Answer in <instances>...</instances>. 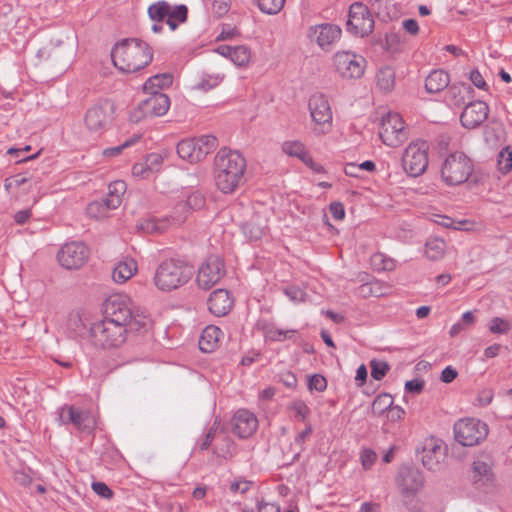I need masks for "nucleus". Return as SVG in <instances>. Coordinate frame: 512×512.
<instances>
[{
    "mask_svg": "<svg viewBox=\"0 0 512 512\" xmlns=\"http://www.w3.org/2000/svg\"><path fill=\"white\" fill-rule=\"evenodd\" d=\"M111 58L118 70L134 73L145 68L152 61L153 52L146 42L137 38H128L114 46Z\"/></svg>",
    "mask_w": 512,
    "mask_h": 512,
    "instance_id": "2",
    "label": "nucleus"
},
{
    "mask_svg": "<svg viewBox=\"0 0 512 512\" xmlns=\"http://www.w3.org/2000/svg\"><path fill=\"white\" fill-rule=\"evenodd\" d=\"M149 325V319L142 313L131 311V317L127 321V325H125L126 332H140L141 330H146Z\"/></svg>",
    "mask_w": 512,
    "mask_h": 512,
    "instance_id": "39",
    "label": "nucleus"
},
{
    "mask_svg": "<svg viewBox=\"0 0 512 512\" xmlns=\"http://www.w3.org/2000/svg\"><path fill=\"white\" fill-rule=\"evenodd\" d=\"M372 262L378 269L390 271L394 268V261L389 258H385L383 254H375L372 257Z\"/></svg>",
    "mask_w": 512,
    "mask_h": 512,
    "instance_id": "52",
    "label": "nucleus"
},
{
    "mask_svg": "<svg viewBox=\"0 0 512 512\" xmlns=\"http://www.w3.org/2000/svg\"><path fill=\"white\" fill-rule=\"evenodd\" d=\"M229 3L230 0H214L212 4L214 13L217 14L219 17L226 14L230 7Z\"/></svg>",
    "mask_w": 512,
    "mask_h": 512,
    "instance_id": "63",
    "label": "nucleus"
},
{
    "mask_svg": "<svg viewBox=\"0 0 512 512\" xmlns=\"http://www.w3.org/2000/svg\"><path fill=\"white\" fill-rule=\"evenodd\" d=\"M326 387H327V381L322 375L314 374L309 378L308 388L310 390H316V391L322 392L326 389Z\"/></svg>",
    "mask_w": 512,
    "mask_h": 512,
    "instance_id": "53",
    "label": "nucleus"
},
{
    "mask_svg": "<svg viewBox=\"0 0 512 512\" xmlns=\"http://www.w3.org/2000/svg\"><path fill=\"white\" fill-rule=\"evenodd\" d=\"M258 512H280V506L276 503L272 502H265V501H259L258 505Z\"/></svg>",
    "mask_w": 512,
    "mask_h": 512,
    "instance_id": "64",
    "label": "nucleus"
},
{
    "mask_svg": "<svg viewBox=\"0 0 512 512\" xmlns=\"http://www.w3.org/2000/svg\"><path fill=\"white\" fill-rule=\"evenodd\" d=\"M137 270L136 262L128 259L119 262L113 269L112 278L117 283H124L130 279Z\"/></svg>",
    "mask_w": 512,
    "mask_h": 512,
    "instance_id": "34",
    "label": "nucleus"
},
{
    "mask_svg": "<svg viewBox=\"0 0 512 512\" xmlns=\"http://www.w3.org/2000/svg\"><path fill=\"white\" fill-rule=\"evenodd\" d=\"M438 220H436V223L445 227V228H453L455 230H468L469 228L467 225L469 222L467 220H460L455 221L452 218L444 215L437 216Z\"/></svg>",
    "mask_w": 512,
    "mask_h": 512,
    "instance_id": "44",
    "label": "nucleus"
},
{
    "mask_svg": "<svg viewBox=\"0 0 512 512\" xmlns=\"http://www.w3.org/2000/svg\"><path fill=\"white\" fill-rule=\"evenodd\" d=\"M150 96L141 101L138 107L130 114V120L139 123L148 117H161L170 108V98L164 93H149Z\"/></svg>",
    "mask_w": 512,
    "mask_h": 512,
    "instance_id": "11",
    "label": "nucleus"
},
{
    "mask_svg": "<svg viewBox=\"0 0 512 512\" xmlns=\"http://www.w3.org/2000/svg\"><path fill=\"white\" fill-rule=\"evenodd\" d=\"M170 4L166 1H158L148 7L149 18L154 22H163L169 15Z\"/></svg>",
    "mask_w": 512,
    "mask_h": 512,
    "instance_id": "37",
    "label": "nucleus"
},
{
    "mask_svg": "<svg viewBox=\"0 0 512 512\" xmlns=\"http://www.w3.org/2000/svg\"><path fill=\"white\" fill-rule=\"evenodd\" d=\"M489 106L481 100H476L468 103L461 115V125L466 129H475L481 126L488 118Z\"/></svg>",
    "mask_w": 512,
    "mask_h": 512,
    "instance_id": "22",
    "label": "nucleus"
},
{
    "mask_svg": "<svg viewBox=\"0 0 512 512\" xmlns=\"http://www.w3.org/2000/svg\"><path fill=\"white\" fill-rule=\"evenodd\" d=\"M474 169L473 162L462 152L449 154L441 165V178L448 186L465 183Z\"/></svg>",
    "mask_w": 512,
    "mask_h": 512,
    "instance_id": "5",
    "label": "nucleus"
},
{
    "mask_svg": "<svg viewBox=\"0 0 512 512\" xmlns=\"http://www.w3.org/2000/svg\"><path fill=\"white\" fill-rule=\"evenodd\" d=\"M379 136L382 142L390 147H397L406 141L408 132L402 117L398 113H388L381 120Z\"/></svg>",
    "mask_w": 512,
    "mask_h": 512,
    "instance_id": "12",
    "label": "nucleus"
},
{
    "mask_svg": "<svg viewBox=\"0 0 512 512\" xmlns=\"http://www.w3.org/2000/svg\"><path fill=\"white\" fill-rule=\"evenodd\" d=\"M136 141V139H130V140H126L124 143L118 145V146H115V147H110V148H107L105 150H103V156L105 157H114V156H117L119 155L125 148L131 146L132 144H134Z\"/></svg>",
    "mask_w": 512,
    "mask_h": 512,
    "instance_id": "55",
    "label": "nucleus"
},
{
    "mask_svg": "<svg viewBox=\"0 0 512 512\" xmlns=\"http://www.w3.org/2000/svg\"><path fill=\"white\" fill-rule=\"evenodd\" d=\"M377 87L384 91L390 92L395 86V71L390 66L382 67L376 74Z\"/></svg>",
    "mask_w": 512,
    "mask_h": 512,
    "instance_id": "35",
    "label": "nucleus"
},
{
    "mask_svg": "<svg viewBox=\"0 0 512 512\" xmlns=\"http://www.w3.org/2000/svg\"><path fill=\"white\" fill-rule=\"evenodd\" d=\"M346 27L347 31L359 37L372 33L374 19L368 7L360 2L353 3L349 9Z\"/></svg>",
    "mask_w": 512,
    "mask_h": 512,
    "instance_id": "13",
    "label": "nucleus"
},
{
    "mask_svg": "<svg viewBox=\"0 0 512 512\" xmlns=\"http://www.w3.org/2000/svg\"><path fill=\"white\" fill-rule=\"evenodd\" d=\"M498 168L502 173H508L512 169V147H504L498 154Z\"/></svg>",
    "mask_w": 512,
    "mask_h": 512,
    "instance_id": "42",
    "label": "nucleus"
},
{
    "mask_svg": "<svg viewBox=\"0 0 512 512\" xmlns=\"http://www.w3.org/2000/svg\"><path fill=\"white\" fill-rule=\"evenodd\" d=\"M91 487L102 498L111 499L113 497V491L104 482H93Z\"/></svg>",
    "mask_w": 512,
    "mask_h": 512,
    "instance_id": "54",
    "label": "nucleus"
},
{
    "mask_svg": "<svg viewBox=\"0 0 512 512\" xmlns=\"http://www.w3.org/2000/svg\"><path fill=\"white\" fill-rule=\"evenodd\" d=\"M455 440L462 446H474L483 441L488 435L486 423L475 418L458 420L453 427Z\"/></svg>",
    "mask_w": 512,
    "mask_h": 512,
    "instance_id": "8",
    "label": "nucleus"
},
{
    "mask_svg": "<svg viewBox=\"0 0 512 512\" xmlns=\"http://www.w3.org/2000/svg\"><path fill=\"white\" fill-rule=\"evenodd\" d=\"M469 79L474 84V86H476L477 88L483 89V90L487 89V84H486L483 76L477 69H474L470 72Z\"/></svg>",
    "mask_w": 512,
    "mask_h": 512,
    "instance_id": "61",
    "label": "nucleus"
},
{
    "mask_svg": "<svg viewBox=\"0 0 512 512\" xmlns=\"http://www.w3.org/2000/svg\"><path fill=\"white\" fill-rule=\"evenodd\" d=\"M225 265L218 255H210L198 268L196 283L199 288L209 290L225 275Z\"/></svg>",
    "mask_w": 512,
    "mask_h": 512,
    "instance_id": "14",
    "label": "nucleus"
},
{
    "mask_svg": "<svg viewBox=\"0 0 512 512\" xmlns=\"http://www.w3.org/2000/svg\"><path fill=\"white\" fill-rule=\"evenodd\" d=\"M193 275V266L188 262L170 258L157 266L153 282L160 291L171 292L186 285Z\"/></svg>",
    "mask_w": 512,
    "mask_h": 512,
    "instance_id": "3",
    "label": "nucleus"
},
{
    "mask_svg": "<svg viewBox=\"0 0 512 512\" xmlns=\"http://www.w3.org/2000/svg\"><path fill=\"white\" fill-rule=\"evenodd\" d=\"M449 83V74L442 69H435L426 77L425 89L428 93H439L447 88Z\"/></svg>",
    "mask_w": 512,
    "mask_h": 512,
    "instance_id": "29",
    "label": "nucleus"
},
{
    "mask_svg": "<svg viewBox=\"0 0 512 512\" xmlns=\"http://www.w3.org/2000/svg\"><path fill=\"white\" fill-rule=\"evenodd\" d=\"M402 167L412 177L422 175L428 167V145L426 142L409 144L402 155Z\"/></svg>",
    "mask_w": 512,
    "mask_h": 512,
    "instance_id": "10",
    "label": "nucleus"
},
{
    "mask_svg": "<svg viewBox=\"0 0 512 512\" xmlns=\"http://www.w3.org/2000/svg\"><path fill=\"white\" fill-rule=\"evenodd\" d=\"M376 458L377 455L372 449L366 448L361 451L360 459L365 469H369L374 464Z\"/></svg>",
    "mask_w": 512,
    "mask_h": 512,
    "instance_id": "56",
    "label": "nucleus"
},
{
    "mask_svg": "<svg viewBox=\"0 0 512 512\" xmlns=\"http://www.w3.org/2000/svg\"><path fill=\"white\" fill-rule=\"evenodd\" d=\"M243 233L250 239V240H258L262 236V229L259 227H255L250 223H246L242 226Z\"/></svg>",
    "mask_w": 512,
    "mask_h": 512,
    "instance_id": "58",
    "label": "nucleus"
},
{
    "mask_svg": "<svg viewBox=\"0 0 512 512\" xmlns=\"http://www.w3.org/2000/svg\"><path fill=\"white\" fill-rule=\"evenodd\" d=\"M131 311V305L125 298L119 295L112 296L105 302L104 318L125 328L129 317H131Z\"/></svg>",
    "mask_w": 512,
    "mask_h": 512,
    "instance_id": "24",
    "label": "nucleus"
},
{
    "mask_svg": "<svg viewBox=\"0 0 512 512\" xmlns=\"http://www.w3.org/2000/svg\"><path fill=\"white\" fill-rule=\"evenodd\" d=\"M222 335H223V332L217 326H214V325L207 326L203 330V332L200 336V339H199L200 350L205 353L212 352L216 348L217 343L220 339V336H222Z\"/></svg>",
    "mask_w": 512,
    "mask_h": 512,
    "instance_id": "31",
    "label": "nucleus"
},
{
    "mask_svg": "<svg viewBox=\"0 0 512 512\" xmlns=\"http://www.w3.org/2000/svg\"><path fill=\"white\" fill-rule=\"evenodd\" d=\"M197 142L198 150H201L203 152V159L211 153L218 144L217 138L212 135H204L197 139H195Z\"/></svg>",
    "mask_w": 512,
    "mask_h": 512,
    "instance_id": "43",
    "label": "nucleus"
},
{
    "mask_svg": "<svg viewBox=\"0 0 512 512\" xmlns=\"http://www.w3.org/2000/svg\"><path fill=\"white\" fill-rule=\"evenodd\" d=\"M217 431L216 422L212 427L209 428L207 433L197 442V447L200 451L207 450L213 442Z\"/></svg>",
    "mask_w": 512,
    "mask_h": 512,
    "instance_id": "50",
    "label": "nucleus"
},
{
    "mask_svg": "<svg viewBox=\"0 0 512 512\" xmlns=\"http://www.w3.org/2000/svg\"><path fill=\"white\" fill-rule=\"evenodd\" d=\"M114 105L109 100H99L85 114V125L90 132L102 133L112 121Z\"/></svg>",
    "mask_w": 512,
    "mask_h": 512,
    "instance_id": "15",
    "label": "nucleus"
},
{
    "mask_svg": "<svg viewBox=\"0 0 512 512\" xmlns=\"http://www.w3.org/2000/svg\"><path fill=\"white\" fill-rule=\"evenodd\" d=\"M222 80V77L219 75H204L202 79L193 86V89L209 91L210 89L216 87Z\"/></svg>",
    "mask_w": 512,
    "mask_h": 512,
    "instance_id": "46",
    "label": "nucleus"
},
{
    "mask_svg": "<svg viewBox=\"0 0 512 512\" xmlns=\"http://www.w3.org/2000/svg\"><path fill=\"white\" fill-rule=\"evenodd\" d=\"M495 461L491 454L486 452L478 453L468 471V481L477 490L486 491L494 486Z\"/></svg>",
    "mask_w": 512,
    "mask_h": 512,
    "instance_id": "7",
    "label": "nucleus"
},
{
    "mask_svg": "<svg viewBox=\"0 0 512 512\" xmlns=\"http://www.w3.org/2000/svg\"><path fill=\"white\" fill-rule=\"evenodd\" d=\"M220 55L229 58L235 65L246 66L251 59V51L245 45L229 46L221 45L216 50Z\"/></svg>",
    "mask_w": 512,
    "mask_h": 512,
    "instance_id": "27",
    "label": "nucleus"
},
{
    "mask_svg": "<svg viewBox=\"0 0 512 512\" xmlns=\"http://www.w3.org/2000/svg\"><path fill=\"white\" fill-rule=\"evenodd\" d=\"M233 432L240 438L245 439L252 436L258 427L256 416L246 410H238L232 418Z\"/></svg>",
    "mask_w": 512,
    "mask_h": 512,
    "instance_id": "25",
    "label": "nucleus"
},
{
    "mask_svg": "<svg viewBox=\"0 0 512 512\" xmlns=\"http://www.w3.org/2000/svg\"><path fill=\"white\" fill-rule=\"evenodd\" d=\"M473 89L465 83L452 84L445 93V102L450 107H460L471 97Z\"/></svg>",
    "mask_w": 512,
    "mask_h": 512,
    "instance_id": "28",
    "label": "nucleus"
},
{
    "mask_svg": "<svg viewBox=\"0 0 512 512\" xmlns=\"http://www.w3.org/2000/svg\"><path fill=\"white\" fill-rule=\"evenodd\" d=\"M511 329V324L500 317H494L489 324V331L494 334H505Z\"/></svg>",
    "mask_w": 512,
    "mask_h": 512,
    "instance_id": "48",
    "label": "nucleus"
},
{
    "mask_svg": "<svg viewBox=\"0 0 512 512\" xmlns=\"http://www.w3.org/2000/svg\"><path fill=\"white\" fill-rule=\"evenodd\" d=\"M205 202L204 195L200 191H194L186 197L185 201L180 202L183 213L162 218H147L139 222L138 228L149 234L163 233L169 226L182 224L187 219L189 211L203 208Z\"/></svg>",
    "mask_w": 512,
    "mask_h": 512,
    "instance_id": "4",
    "label": "nucleus"
},
{
    "mask_svg": "<svg viewBox=\"0 0 512 512\" xmlns=\"http://www.w3.org/2000/svg\"><path fill=\"white\" fill-rule=\"evenodd\" d=\"M255 2L260 11L268 15L279 13L285 4V0H255Z\"/></svg>",
    "mask_w": 512,
    "mask_h": 512,
    "instance_id": "41",
    "label": "nucleus"
},
{
    "mask_svg": "<svg viewBox=\"0 0 512 512\" xmlns=\"http://www.w3.org/2000/svg\"><path fill=\"white\" fill-rule=\"evenodd\" d=\"M126 328L104 318L95 322L89 329V338L95 347L108 349L117 347L125 341Z\"/></svg>",
    "mask_w": 512,
    "mask_h": 512,
    "instance_id": "6",
    "label": "nucleus"
},
{
    "mask_svg": "<svg viewBox=\"0 0 512 512\" xmlns=\"http://www.w3.org/2000/svg\"><path fill=\"white\" fill-rule=\"evenodd\" d=\"M173 83V75L171 73H161L151 76L143 85L145 93H161L160 90L168 88Z\"/></svg>",
    "mask_w": 512,
    "mask_h": 512,
    "instance_id": "32",
    "label": "nucleus"
},
{
    "mask_svg": "<svg viewBox=\"0 0 512 512\" xmlns=\"http://www.w3.org/2000/svg\"><path fill=\"white\" fill-rule=\"evenodd\" d=\"M396 484L405 496L415 495L424 485V477L418 469L403 466L396 476Z\"/></svg>",
    "mask_w": 512,
    "mask_h": 512,
    "instance_id": "23",
    "label": "nucleus"
},
{
    "mask_svg": "<svg viewBox=\"0 0 512 512\" xmlns=\"http://www.w3.org/2000/svg\"><path fill=\"white\" fill-rule=\"evenodd\" d=\"M308 107L312 120L321 126V132H327L332 124V111L326 96L320 93L313 94L309 99Z\"/></svg>",
    "mask_w": 512,
    "mask_h": 512,
    "instance_id": "20",
    "label": "nucleus"
},
{
    "mask_svg": "<svg viewBox=\"0 0 512 512\" xmlns=\"http://www.w3.org/2000/svg\"><path fill=\"white\" fill-rule=\"evenodd\" d=\"M289 408L294 411L296 417L300 418L302 421H304L310 413L309 407L302 400L293 401Z\"/></svg>",
    "mask_w": 512,
    "mask_h": 512,
    "instance_id": "51",
    "label": "nucleus"
},
{
    "mask_svg": "<svg viewBox=\"0 0 512 512\" xmlns=\"http://www.w3.org/2000/svg\"><path fill=\"white\" fill-rule=\"evenodd\" d=\"M296 333V330H283V329H270L267 331V337L271 341H284L285 339H290L294 334Z\"/></svg>",
    "mask_w": 512,
    "mask_h": 512,
    "instance_id": "49",
    "label": "nucleus"
},
{
    "mask_svg": "<svg viewBox=\"0 0 512 512\" xmlns=\"http://www.w3.org/2000/svg\"><path fill=\"white\" fill-rule=\"evenodd\" d=\"M188 8L186 5H177L169 8V15H167L166 23L171 29L175 31L180 23H184L187 20Z\"/></svg>",
    "mask_w": 512,
    "mask_h": 512,
    "instance_id": "36",
    "label": "nucleus"
},
{
    "mask_svg": "<svg viewBox=\"0 0 512 512\" xmlns=\"http://www.w3.org/2000/svg\"><path fill=\"white\" fill-rule=\"evenodd\" d=\"M445 242L441 239H431L426 242L425 255L432 261L439 260L445 252Z\"/></svg>",
    "mask_w": 512,
    "mask_h": 512,
    "instance_id": "38",
    "label": "nucleus"
},
{
    "mask_svg": "<svg viewBox=\"0 0 512 512\" xmlns=\"http://www.w3.org/2000/svg\"><path fill=\"white\" fill-rule=\"evenodd\" d=\"M393 405V398L388 393L378 395L372 403V413L375 416L382 415L385 411H389Z\"/></svg>",
    "mask_w": 512,
    "mask_h": 512,
    "instance_id": "40",
    "label": "nucleus"
},
{
    "mask_svg": "<svg viewBox=\"0 0 512 512\" xmlns=\"http://www.w3.org/2000/svg\"><path fill=\"white\" fill-rule=\"evenodd\" d=\"M90 256L89 248L83 242L64 244L57 253L59 264L67 270H77L85 265Z\"/></svg>",
    "mask_w": 512,
    "mask_h": 512,
    "instance_id": "16",
    "label": "nucleus"
},
{
    "mask_svg": "<svg viewBox=\"0 0 512 512\" xmlns=\"http://www.w3.org/2000/svg\"><path fill=\"white\" fill-rule=\"evenodd\" d=\"M58 421L60 424H72L79 431L90 432L94 429L96 422L89 411L64 405L59 408Z\"/></svg>",
    "mask_w": 512,
    "mask_h": 512,
    "instance_id": "19",
    "label": "nucleus"
},
{
    "mask_svg": "<svg viewBox=\"0 0 512 512\" xmlns=\"http://www.w3.org/2000/svg\"><path fill=\"white\" fill-rule=\"evenodd\" d=\"M252 482L244 479H239L231 483L230 490L233 493H246L251 486Z\"/></svg>",
    "mask_w": 512,
    "mask_h": 512,
    "instance_id": "57",
    "label": "nucleus"
},
{
    "mask_svg": "<svg viewBox=\"0 0 512 512\" xmlns=\"http://www.w3.org/2000/svg\"><path fill=\"white\" fill-rule=\"evenodd\" d=\"M149 161L151 163H154V162L158 163V161H159L158 155H150L147 158L146 162H149ZM150 172H151V168L149 167L148 163H136L132 167V173L134 176L145 178V177H148Z\"/></svg>",
    "mask_w": 512,
    "mask_h": 512,
    "instance_id": "45",
    "label": "nucleus"
},
{
    "mask_svg": "<svg viewBox=\"0 0 512 512\" xmlns=\"http://www.w3.org/2000/svg\"><path fill=\"white\" fill-rule=\"evenodd\" d=\"M207 303L209 311L217 317L225 316L233 307V299L226 289H217L213 291L210 294Z\"/></svg>",
    "mask_w": 512,
    "mask_h": 512,
    "instance_id": "26",
    "label": "nucleus"
},
{
    "mask_svg": "<svg viewBox=\"0 0 512 512\" xmlns=\"http://www.w3.org/2000/svg\"><path fill=\"white\" fill-rule=\"evenodd\" d=\"M419 458L424 467L431 471H439L446 459V447L440 439L431 437L423 443Z\"/></svg>",
    "mask_w": 512,
    "mask_h": 512,
    "instance_id": "17",
    "label": "nucleus"
},
{
    "mask_svg": "<svg viewBox=\"0 0 512 512\" xmlns=\"http://www.w3.org/2000/svg\"><path fill=\"white\" fill-rule=\"evenodd\" d=\"M177 153L180 158L190 163H197L203 160V152L198 150L195 139L181 140L177 145Z\"/></svg>",
    "mask_w": 512,
    "mask_h": 512,
    "instance_id": "30",
    "label": "nucleus"
},
{
    "mask_svg": "<svg viewBox=\"0 0 512 512\" xmlns=\"http://www.w3.org/2000/svg\"><path fill=\"white\" fill-rule=\"evenodd\" d=\"M366 60L348 51L337 52L334 56V66L337 72L345 78L357 79L364 73Z\"/></svg>",
    "mask_w": 512,
    "mask_h": 512,
    "instance_id": "18",
    "label": "nucleus"
},
{
    "mask_svg": "<svg viewBox=\"0 0 512 512\" xmlns=\"http://www.w3.org/2000/svg\"><path fill=\"white\" fill-rule=\"evenodd\" d=\"M126 191V183L117 180L109 184L107 196L100 201H93L87 206V213L93 218H106L110 210L118 208Z\"/></svg>",
    "mask_w": 512,
    "mask_h": 512,
    "instance_id": "9",
    "label": "nucleus"
},
{
    "mask_svg": "<svg viewBox=\"0 0 512 512\" xmlns=\"http://www.w3.org/2000/svg\"><path fill=\"white\" fill-rule=\"evenodd\" d=\"M370 367H371V376L375 380H381L382 378H384L390 369V366L386 361H379L376 359H373L370 362Z\"/></svg>",
    "mask_w": 512,
    "mask_h": 512,
    "instance_id": "47",
    "label": "nucleus"
},
{
    "mask_svg": "<svg viewBox=\"0 0 512 512\" xmlns=\"http://www.w3.org/2000/svg\"><path fill=\"white\" fill-rule=\"evenodd\" d=\"M285 154L299 158L306 165H313L314 161L306 147L300 141H285L282 145Z\"/></svg>",
    "mask_w": 512,
    "mask_h": 512,
    "instance_id": "33",
    "label": "nucleus"
},
{
    "mask_svg": "<svg viewBox=\"0 0 512 512\" xmlns=\"http://www.w3.org/2000/svg\"><path fill=\"white\" fill-rule=\"evenodd\" d=\"M424 388V381L419 379H413L407 381L405 384V390L413 394H419Z\"/></svg>",
    "mask_w": 512,
    "mask_h": 512,
    "instance_id": "62",
    "label": "nucleus"
},
{
    "mask_svg": "<svg viewBox=\"0 0 512 512\" xmlns=\"http://www.w3.org/2000/svg\"><path fill=\"white\" fill-rule=\"evenodd\" d=\"M247 168L244 156L227 147L221 148L214 158L216 187L224 194H231L245 183Z\"/></svg>",
    "mask_w": 512,
    "mask_h": 512,
    "instance_id": "1",
    "label": "nucleus"
},
{
    "mask_svg": "<svg viewBox=\"0 0 512 512\" xmlns=\"http://www.w3.org/2000/svg\"><path fill=\"white\" fill-rule=\"evenodd\" d=\"M285 294L295 303L303 302L305 300V292L298 287H290L285 289Z\"/></svg>",
    "mask_w": 512,
    "mask_h": 512,
    "instance_id": "59",
    "label": "nucleus"
},
{
    "mask_svg": "<svg viewBox=\"0 0 512 512\" xmlns=\"http://www.w3.org/2000/svg\"><path fill=\"white\" fill-rule=\"evenodd\" d=\"M329 211L335 220H342L345 217L344 205L341 202H332Z\"/></svg>",
    "mask_w": 512,
    "mask_h": 512,
    "instance_id": "60",
    "label": "nucleus"
},
{
    "mask_svg": "<svg viewBox=\"0 0 512 512\" xmlns=\"http://www.w3.org/2000/svg\"><path fill=\"white\" fill-rule=\"evenodd\" d=\"M341 28L335 24L323 23L309 27L307 36L323 50H329L339 40Z\"/></svg>",
    "mask_w": 512,
    "mask_h": 512,
    "instance_id": "21",
    "label": "nucleus"
}]
</instances>
